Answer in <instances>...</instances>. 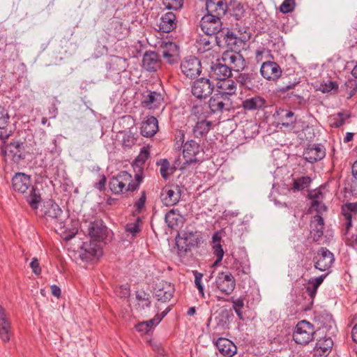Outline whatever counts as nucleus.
Listing matches in <instances>:
<instances>
[{
    "mask_svg": "<svg viewBox=\"0 0 357 357\" xmlns=\"http://www.w3.org/2000/svg\"><path fill=\"white\" fill-rule=\"evenodd\" d=\"M13 188L15 192L21 194L26 192L30 188V192L26 196V201L33 210L38 208L41 202V195L40 190L32 185L31 176L24 173H17L12 179Z\"/></svg>",
    "mask_w": 357,
    "mask_h": 357,
    "instance_id": "1",
    "label": "nucleus"
},
{
    "mask_svg": "<svg viewBox=\"0 0 357 357\" xmlns=\"http://www.w3.org/2000/svg\"><path fill=\"white\" fill-rule=\"evenodd\" d=\"M315 330L314 326L306 320L300 321L293 333V340L298 344H308L314 339Z\"/></svg>",
    "mask_w": 357,
    "mask_h": 357,
    "instance_id": "2",
    "label": "nucleus"
},
{
    "mask_svg": "<svg viewBox=\"0 0 357 357\" xmlns=\"http://www.w3.org/2000/svg\"><path fill=\"white\" fill-rule=\"evenodd\" d=\"M131 182V174L126 171H121L117 175L112 176L109 181V188L115 195H121L127 192Z\"/></svg>",
    "mask_w": 357,
    "mask_h": 357,
    "instance_id": "3",
    "label": "nucleus"
},
{
    "mask_svg": "<svg viewBox=\"0 0 357 357\" xmlns=\"http://www.w3.org/2000/svg\"><path fill=\"white\" fill-rule=\"evenodd\" d=\"M334 261L333 253L324 247H321L313 258L314 268L320 271L329 270Z\"/></svg>",
    "mask_w": 357,
    "mask_h": 357,
    "instance_id": "4",
    "label": "nucleus"
},
{
    "mask_svg": "<svg viewBox=\"0 0 357 357\" xmlns=\"http://www.w3.org/2000/svg\"><path fill=\"white\" fill-rule=\"evenodd\" d=\"M181 193L182 191L178 185H166L160 192V198L165 206H173L179 202Z\"/></svg>",
    "mask_w": 357,
    "mask_h": 357,
    "instance_id": "5",
    "label": "nucleus"
},
{
    "mask_svg": "<svg viewBox=\"0 0 357 357\" xmlns=\"http://www.w3.org/2000/svg\"><path fill=\"white\" fill-rule=\"evenodd\" d=\"M220 18L208 13L203 16L200 21V27L203 32L208 35L219 36L223 29Z\"/></svg>",
    "mask_w": 357,
    "mask_h": 357,
    "instance_id": "6",
    "label": "nucleus"
},
{
    "mask_svg": "<svg viewBox=\"0 0 357 357\" xmlns=\"http://www.w3.org/2000/svg\"><path fill=\"white\" fill-rule=\"evenodd\" d=\"M199 242L197 231L186 230L176 237V245L178 250L186 252Z\"/></svg>",
    "mask_w": 357,
    "mask_h": 357,
    "instance_id": "7",
    "label": "nucleus"
},
{
    "mask_svg": "<svg viewBox=\"0 0 357 357\" xmlns=\"http://www.w3.org/2000/svg\"><path fill=\"white\" fill-rule=\"evenodd\" d=\"M215 283L217 289L225 295L231 294L236 287L235 278L229 271L219 272Z\"/></svg>",
    "mask_w": 357,
    "mask_h": 357,
    "instance_id": "8",
    "label": "nucleus"
},
{
    "mask_svg": "<svg viewBox=\"0 0 357 357\" xmlns=\"http://www.w3.org/2000/svg\"><path fill=\"white\" fill-rule=\"evenodd\" d=\"M41 211L47 219L53 220L60 227L63 226L64 220L63 211L59 206L52 199L44 202Z\"/></svg>",
    "mask_w": 357,
    "mask_h": 357,
    "instance_id": "9",
    "label": "nucleus"
},
{
    "mask_svg": "<svg viewBox=\"0 0 357 357\" xmlns=\"http://www.w3.org/2000/svg\"><path fill=\"white\" fill-rule=\"evenodd\" d=\"M221 61L225 63L231 70L240 72L245 67V61L243 56L234 51H225L222 53Z\"/></svg>",
    "mask_w": 357,
    "mask_h": 357,
    "instance_id": "10",
    "label": "nucleus"
},
{
    "mask_svg": "<svg viewBox=\"0 0 357 357\" xmlns=\"http://www.w3.org/2000/svg\"><path fill=\"white\" fill-rule=\"evenodd\" d=\"M236 81L240 85L250 91H257L262 85L261 79L257 72L240 73L236 77Z\"/></svg>",
    "mask_w": 357,
    "mask_h": 357,
    "instance_id": "11",
    "label": "nucleus"
},
{
    "mask_svg": "<svg viewBox=\"0 0 357 357\" xmlns=\"http://www.w3.org/2000/svg\"><path fill=\"white\" fill-rule=\"evenodd\" d=\"M214 84L207 78H199L193 82L192 93L197 98H206L213 91Z\"/></svg>",
    "mask_w": 357,
    "mask_h": 357,
    "instance_id": "12",
    "label": "nucleus"
},
{
    "mask_svg": "<svg viewBox=\"0 0 357 357\" xmlns=\"http://www.w3.org/2000/svg\"><path fill=\"white\" fill-rule=\"evenodd\" d=\"M303 158L310 163H315L326 156V148L321 144H313L307 146L303 153Z\"/></svg>",
    "mask_w": 357,
    "mask_h": 357,
    "instance_id": "13",
    "label": "nucleus"
},
{
    "mask_svg": "<svg viewBox=\"0 0 357 357\" xmlns=\"http://www.w3.org/2000/svg\"><path fill=\"white\" fill-rule=\"evenodd\" d=\"M158 53L169 64H174L178 62V46L174 43L162 42Z\"/></svg>",
    "mask_w": 357,
    "mask_h": 357,
    "instance_id": "14",
    "label": "nucleus"
},
{
    "mask_svg": "<svg viewBox=\"0 0 357 357\" xmlns=\"http://www.w3.org/2000/svg\"><path fill=\"white\" fill-rule=\"evenodd\" d=\"M231 103V100L215 92L211 97L208 106L211 114H219L222 113L224 111H229Z\"/></svg>",
    "mask_w": 357,
    "mask_h": 357,
    "instance_id": "15",
    "label": "nucleus"
},
{
    "mask_svg": "<svg viewBox=\"0 0 357 357\" xmlns=\"http://www.w3.org/2000/svg\"><path fill=\"white\" fill-rule=\"evenodd\" d=\"M181 70L186 77L195 78L201 73V62L195 56H190L182 61Z\"/></svg>",
    "mask_w": 357,
    "mask_h": 357,
    "instance_id": "16",
    "label": "nucleus"
},
{
    "mask_svg": "<svg viewBox=\"0 0 357 357\" xmlns=\"http://www.w3.org/2000/svg\"><path fill=\"white\" fill-rule=\"evenodd\" d=\"M260 73L264 79L268 81H275L281 76L282 70L276 62L268 61L262 63Z\"/></svg>",
    "mask_w": 357,
    "mask_h": 357,
    "instance_id": "17",
    "label": "nucleus"
},
{
    "mask_svg": "<svg viewBox=\"0 0 357 357\" xmlns=\"http://www.w3.org/2000/svg\"><path fill=\"white\" fill-rule=\"evenodd\" d=\"M164 100L163 95L155 91H147L143 94L141 101L142 105L149 109L159 108Z\"/></svg>",
    "mask_w": 357,
    "mask_h": 357,
    "instance_id": "18",
    "label": "nucleus"
},
{
    "mask_svg": "<svg viewBox=\"0 0 357 357\" xmlns=\"http://www.w3.org/2000/svg\"><path fill=\"white\" fill-rule=\"evenodd\" d=\"M161 66L160 55L154 51H146L142 59L143 68L149 72L157 71Z\"/></svg>",
    "mask_w": 357,
    "mask_h": 357,
    "instance_id": "19",
    "label": "nucleus"
},
{
    "mask_svg": "<svg viewBox=\"0 0 357 357\" xmlns=\"http://www.w3.org/2000/svg\"><path fill=\"white\" fill-rule=\"evenodd\" d=\"M200 151V146L195 140H188L183 145V155L185 158L183 165H190L197 162V155Z\"/></svg>",
    "mask_w": 357,
    "mask_h": 357,
    "instance_id": "20",
    "label": "nucleus"
},
{
    "mask_svg": "<svg viewBox=\"0 0 357 357\" xmlns=\"http://www.w3.org/2000/svg\"><path fill=\"white\" fill-rule=\"evenodd\" d=\"M231 70L229 67L221 61L218 59L217 62L212 63L210 70V77L217 80H222L230 77Z\"/></svg>",
    "mask_w": 357,
    "mask_h": 357,
    "instance_id": "21",
    "label": "nucleus"
},
{
    "mask_svg": "<svg viewBox=\"0 0 357 357\" xmlns=\"http://www.w3.org/2000/svg\"><path fill=\"white\" fill-rule=\"evenodd\" d=\"M216 87V93L229 100H231V97L236 94L237 89L236 83L228 78L220 80L217 83Z\"/></svg>",
    "mask_w": 357,
    "mask_h": 357,
    "instance_id": "22",
    "label": "nucleus"
},
{
    "mask_svg": "<svg viewBox=\"0 0 357 357\" xmlns=\"http://www.w3.org/2000/svg\"><path fill=\"white\" fill-rule=\"evenodd\" d=\"M174 287L167 282H162L157 284L154 290L155 296L159 301L166 303L173 297Z\"/></svg>",
    "mask_w": 357,
    "mask_h": 357,
    "instance_id": "23",
    "label": "nucleus"
},
{
    "mask_svg": "<svg viewBox=\"0 0 357 357\" xmlns=\"http://www.w3.org/2000/svg\"><path fill=\"white\" fill-rule=\"evenodd\" d=\"M97 242L91 241L89 243H83L82 246V252L80 254L82 259L89 261L93 257H99L102 255V249Z\"/></svg>",
    "mask_w": 357,
    "mask_h": 357,
    "instance_id": "24",
    "label": "nucleus"
},
{
    "mask_svg": "<svg viewBox=\"0 0 357 357\" xmlns=\"http://www.w3.org/2000/svg\"><path fill=\"white\" fill-rule=\"evenodd\" d=\"M207 13L222 17L227 11V3L225 0H207L206 2Z\"/></svg>",
    "mask_w": 357,
    "mask_h": 357,
    "instance_id": "25",
    "label": "nucleus"
},
{
    "mask_svg": "<svg viewBox=\"0 0 357 357\" xmlns=\"http://www.w3.org/2000/svg\"><path fill=\"white\" fill-rule=\"evenodd\" d=\"M11 325L6 316L5 309L0 305V338L3 342H8L10 340Z\"/></svg>",
    "mask_w": 357,
    "mask_h": 357,
    "instance_id": "26",
    "label": "nucleus"
},
{
    "mask_svg": "<svg viewBox=\"0 0 357 357\" xmlns=\"http://www.w3.org/2000/svg\"><path fill=\"white\" fill-rule=\"evenodd\" d=\"M158 130V119L153 116H149L142 121L140 128V133L143 137H151L154 136Z\"/></svg>",
    "mask_w": 357,
    "mask_h": 357,
    "instance_id": "27",
    "label": "nucleus"
},
{
    "mask_svg": "<svg viewBox=\"0 0 357 357\" xmlns=\"http://www.w3.org/2000/svg\"><path fill=\"white\" fill-rule=\"evenodd\" d=\"M341 214L346 220L345 229L347 233L352 227V218L357 214V202H346L341 206Z\"/></svg>",
    "mask_w": 357,
    "mask_h": 357,
    "instance_id": "28",
    "label": "nucleus"
},
{
    "mask_svg": "<svg viewBox=\"0 0 357 357\" xmlns=\"http://www.w3.org/2000/svg\"><path fill=\"white\" fill-rule=\"evenodd\" d=\"M215 42L220 46L219 36L208 35L207 33L199 36V38L197 40L198 51L205 52L211 50Z\"/></svg>",
    "mask_w": 357,
    "mask_h": 357,
    "instance_id": "29",
    "label": "nucleus"
},
{
    "mask_svg": "<svg viewBox=\"0 0 357 357\" xmlns=\"http://www.w3.org/2000/svg\"><path fill=\"white\" fill-rule=\"evenodd\" d=\"M219 352L227 357L233 356L237 351L236 346L229 339L219 337L215 342Z\"/></svg>",
    "mask_w": 357,
    "mask_h": 357,
    "instance_id": "30",
    "label": "nucleus"
},
{
    "mask_svg": "<svg viewBox=\"0 0 357 357\" xmlns=\"http://www.w3.org/2000/svg\"><path fill=\"white\" fill-rule=\"evenodd\" d=\"M106 227L101 220H96L90 224L89 234L94 241H101L106 236Z\"/></svg>",
    "mask_w": 357,
    "mask_h": 357,
    "instance_id": "31",
    "label": "nucleus"
},
{
    "mask_svg": "<svg viewBox=\"0 0 357 357\" xmlns=\"http://www.w3.org/2000/svg\"><path fill=\"white\" fill-rule=\"evenodd\" d=\"M266 101L260 96L246 98L242 102L241 107L245 111H255L266 107Z\"/></svg>",
    "mask_w": 357,
    "mask_h": 357,
    "instance_id": "32",
    "label": "nucleus"
},
{
    "mask_svg": "<svg viewBox=\"0 0 357 357\" xmlns=\"http://www.w3.org/2000/svg\"><path fill=\"white\" fill-rule=\"evenodd\" d=\"M159 29L163 33H169L176 27V17L174 13L168 12L164 14L159 22Z\"/></svg>",
    "mask_w": 357,
    "mask_h": 357,
    "instance_id": "33",
    "label": "nucleus"
},
{
    "mask_svg": "<svg viewBox=\"0 0 357 357\" xmlns=\"http://www.w3.org/2000/svg\"><path fill=\"white\" fill-rule=\"evenodd\" d=\"M165 220L168 227L171 229H177L184 223L185 218L180 214L178 209H171L168 213L165 214Z\"/></svg>",
    "mask_w": 357,
    "mask_h": 357,
    "instance_id": "34",
    "label": "nucleus"
},
{
    "mask_svg": "<svg viewBox=\"0 0 357 357\" xmlns=\"http://www.w3.org/2000/svg\"><path fill=\"white\" fill-rule=\"evenodd\" d=\"M5 152L8 156L11 157L15 162H18L24 158L23 143L20 142H10L7 145Z\"/></svg>",
    "mask_w": 357,
    "mask_h": 357,
    "instance_id": "35",
    "label": "nucleus"
},
{
    "mask_svg": "<svg viewBox=\"0 0 357 357\" xmlns=\"http://www.w3.org/2000/svg\"><path fill=\"white\" fill-rule=\"evenodd\" d=\"M310 227V233L313 238V240L315 241H319V239L324 235V218L319 214L314 215L311 220Z\"/></svg>",
    "mask_w": 357,
    "mask_h": 357,
    "instance_id": "36",
    "label": "nucleus"
},
{
    "mask_svg": "<svg viewBox=\"0 0 357 357\" xmlns=\"http://www.w3.org/2000/svg\"><path fill=\"white\" fill-rule=\"evenodd\" d=\"M211 128L212 122L211 121L201 120L196 123L192 129V132L195 137L201 138L206 136Z\"/></svg>",
    "mask_w": 357,
    "mask_h": 357,
    "instance_id": "37",
    "label": "nucleus"
},
{
    "mask_svg": "<svg viewBox=\"0 0 357 357\" xmlns=\"http://www.w3.org/2000/svg\"><path fill=\"white\" fill-rule=\"evenodd\" d=\"M230 268L235 272L236 276L242 280L246 279L250 273V266L236 259H234Z\"/></svg>",
    "mask_w": 357,
    "mask_h": 357,
    "instance_id": "38",
    "label": "nucleus"
},
{
    "mask_svg": "<svg viewBox=\"0 0 357 357\" xmlns=\"http://www.w3.org/2000/svg\"><path fill=\"white\" fill-rule=\"evenodd\" d=\"M282 121V125L286 128H294L296 121L294 113L290 110L281 109L277 112Z\"/></svg>",
    "mask_w": 357,
    "mask_h": 357,
    "instance_id": "39",
    "label": "nucleus"
},
{
    "mask_svg": "<svg viewBox=\"0 0 357 357\" xmlns=\"http://www.w3.org/2000/svg\"><path fill=\"white\" fill-rule=\"evenodd\" d=\"M218 36L219 40L222 38L227 46L231 48L237 45L240 40L237 36L229 28H223Z\"/></svg>",
    "mask_w": 357,
    "mask_h": 357,
    "instance_id": "40",
    "label": "nucleus"
},
{
    "mask_svg": "<svg viewBox=\"0 0 357 357\" xmlns=\"http://www.w3.org/2000/svg\"><path fill=\"white\" fill-rule=\"evenodd\" d=\"M333 345V340L331 337H325L317 341L315 348L318 351H319L320 355L326 356L331 351Z\"/></svg>",
    "mask_w": 357,
    "mask_h": 357,
    "instance_id": "41",
    "label": "nucleus"
},
{
    "mask_svg": "<svg viewBox=\"0 0 357 357\" xmlns=\"http://www.w3.org/2000/svg\"><path fill=\"white\" fill-rule=\"evenodd\" d=\"M312 179L308 176L298 177L294 180L293 188L298 191L303 190L310 185Z\"/></svg>",
    "mask_w": 357,
    "mask_h": 357,
    "instance_id": "42",
    "label": "nucleus"
},
{
    "mask_svg": "<svg viewBox=\"0 0 357 357\" xmlns=\"http://www.w3.org/2000/svg\"><path fill=\"white\" fill-rule=\"evenodd\" d=\"M150 296L149 294L141 291L136 293V299L137 301L138 305L142 309L149 307L151 305Z\"/></svg>",
    "mask_w": 357,
    "mask_h": 357,
    "instance_id": "43",
    "label": "nucleus"
},
{
    "mask_svg": "<svg viewBox=\"0 0 357 357\" xmlns=\"http://www.w3.org/2000/svg\"><path fill=\"white\" fill-rule=\"evenodd\" d=\"M144 178V176L143 174V170L142 168H140L135 175V183L133 182L132 176H131V182L130 184L128 185V190H130V192H134L137 190L139 188L140 183H142Z\"/></svg>",
    "mask_w": 357,
    "mask_h": 357,
    "instance_id": "44",
    "label": "nucleus"
},
{
    "mask_svg": "<svg viewBox=\"0 0 357 357\" xmlns=\"http://www.w3.org/2000/svg\"><path fill=\"white\" fill-rule=\"evenodd\" d=\"M349 117V115L338 112L334 115L331 119V126L334 128H340L344 124L346 119Z\"/></svg>",
    "mask_w": 357,
    "mask_h": 357,
    "instance_id": "45",
    "label": "nucleus"
},
{
    "mask_svg": "<svg viewBox=\"0 0 357 357\" xmlns=\"http://www.w3.org/2000/svg\"><path fill=\"white\" fill-rule=\"evenodd\" d=\"M192 273L195 276V285L199 291L200 296L202 298H205L204 286L202 282L203 274L198 272L197 271H192Z\"/></svg>",
    "mask_w": 357,
    "mask_h": 357,
    "instance_id": "46",
    "label": "nucleus"
},
{
    "mask_svg": "<svg viewBox=\"0 0 357 357\" xmlns=\"http://www.w3.org/2000/svg\"><path fill=\"white\" fill-rule=\"evenodd\" d=\"M157 165L160 166V172L162 177L164 179H167L169 175L168 171L170 169L169 162L167 159H161L158 162Z\"/></svg>",
    "mask_w": 357,
    "mask_h": 357,
    "instance_id": "47",
    "label": "nucleus"
},
{
    "mask_svg": "<svg viewBox=\"0 0 357 357\" xmlns=\"http://www.w3.org/2000/svg\"><path fill=\"white\" fill-rule=\"evenodd\" d=\"M231 301L233 303V309L236 313L239 319H243L242 309L244 306V301L243 298H239L234 299V297L231 298Z\"/></svg>",
    "mask_w": 357,
    "mask_h": 357,
    "instance_id": "48",
    "label": "nucleus"
},
{
    "mask_svg": "<svg viewBox=\"0 0 357 357\" xmlns=\"http://www.w3.org/2000/svg\"><path fill=\"white\" fill-rule=\"evenodd\" d=\"M162 3L168 10H177L182 8L183 0H162Z\"/></svg>",
    "mask_w": 357,
    "mask_h": 357,
    "instance_id": "49",
    "label": "nucleus"
},
{
    "mask_svg": "<svg viewBox=\"0 0 357 357\" xmlns=\"http://www.w3.org/2000/svg\"><path fill=\"white\" fill-rule=\"evenodd\" d=\"M139 218H137L134 222H130L125 226V230L127 234H131L135 236L140 231L139 227Z\"/></svg>",
    "mask_w": 357,
    "mask_h": 357,
    "instance_id": "50",
    "label": "nucleus"
},
{
    "mask_svg": "<svg viewBox=\"0 0 357 357\" xmlns=\"http://www.w3.org/2000/svg\"><path fill=\"white\" fill-rule=\"evenodd\" d=\"M149 157V151L143 147L139 155L135 158V162L137 165H143Z\"/></svg>",
    "mask_w": 357,
    "mask_h": 357,
    "instance_id": "51",
    "label": "nucleus"
},
{
    "mask_svg": "<svg viewBox=\"0 0 357 357\" xmlns=\"http://www.w3.org/2000/svg\"><path fill=\"white\" fill-rule=\"evenodd\" d=\"M146 201V195L145 191L141 192L140 197L135 202L134 207L135 211L140 213L145 206Z\"/></svg>",
    "mask_w": 357,
    "mask_h": 357,
    "instance_id": "52",
    "label": "nucleus"
},
{
    "mask_svg": "<svg viewBox=\"0 0 357 357\" xmlns=\"http://www.w3.org/2000/svg\"><path fill=\"white\" fill-rule=\"evenodd\" d=\"M213 254L216 257V260L214 262V265L216 266L218 263H220L224 256V250L222 248V245L220 243L215 244L213 245Z\"/></svg>",
    "mask_w": 357,
    "mask_h": 357,
    "instance_id": "53",
    "label": "nucleus"
},
{
    "mask_svg": "<svg viewBox=\"0 0 357 357\" xmlns=\"http://www.w3.org/2000/svg\"><path fill=\"white\" fill-rule=\"evenodd\" d=\"M294 0H284L280 7V10L282 13H288L294 9Z\"/></svg>",
    "mask_w": 357,
    "mask_h": 357,
    "instance_id": "54",
    "label": "nucleus"
},
{
    "mask_svg": "<svg viewBox=\"0 0 357 357\" xmlns=\"http://www.w3.org/2000/svg\"><path fill=\"white\" fill-rule=\"evenodd\" d=\"M9 118L8 112L0 105V129H3L6 127Z\"/></svg>",
    "mask_w": 357,
    "mask_h": 357,
    "instance_id": "55",
    "label": "nucleus"
},
{
    "mask_svg": "<svg viewBox=\"0 0 357 357\" xmlns=\"http://www.w3.org/2000/svg\"><path fill=\"white\" fill-rule=\"evenodd\" d=\"M324 197V194L320 190H314L313 192L310 193V198L312 199L311 206L314 207V205L317 204L318 202H322Z\"/></svg>",
    "mask_w": 357,
    "mask_h": 357,
    "instance_id": "56",
    "label": "nucleus"
},
{
    "mask_svg": "<svg viewBox=\"0 0 357 357\" xmlns=\"http://www.w3.org/2000/svg\"><path fill=\"white\" fill-rule=\"evenodd\" d=\"M99 181L94 183L93 187L98 190L100 192L105 190V185L107 183V178L105 174H99Z\"/></svg>",
    "mask_w": 357,
    "mask_h": 357,
    "instance_id": "57",
    "label": "nucleus"
},
{
    "mask_svg": "<svg viewBox=\"0 0 357 357\" xmlns=\"http://www.w3.org/2000/svg\"><path fill=\"white\" fill-rule=\"evenodd\" d=\"M337 89V84L334 82L330 81L328 83H326L324 84L321 85L320 90L322 93H328L333 89Z\"/></svg>",
    "mask_w": 357,
    "mask_h": 357,
    "instance_id": "58",
    "label": "nucleus"
},
{
    "mask_svg": "<svg viewBox=\"0 0 357 357\" xmlns=\"http://www.w3.org/2000/svg\"><path fill=\"white\" fill-rule=\"evenodd\" d=\"M30 267L36 275H38L41 273V268L37 258L34 257L32 259L30 263Z\"/></svg>",
    "mask_w": 357,
    "mask_h": 357,
    "instance_id": "59",
    "label": "nucleus"
},
{
    "mask_svg": "<svg viewBox=\"0 0 357 357\" xmlns=\"http://www.w3.org/2000/svg\"><path fill=\"white\" fill-rule=\"evenodd\" d=\"M318 288L319 287H316L315 285H314L312 284H310V282H309L308 286L306 287V292L307 293V294L310 296V297L311 298H314L317 294Z\"/></svg>",
    "mask_w": 357,
    "mask_h": 357,
    "instance_id": "60",
    "label": "nucleus"
},
{
    "mask_svg": "<svg viewBox=\"0 0 357 357\" xmlns=\"http://www.w3.org/2000/svg\"><path fill=\"white\" fill-rule=\"evenodd\" d=\"M160 321H161V317L159 318V317H156L155 316L153 319H149L146 321H144V322L145 324L147 325L148 329H149V331H150L153 326L158 325Z\"/></svg>",
    "mask_w": 357,
    "mask_h": 357,
    "instance_id": "61",
    "label": "nucleus"
},
{
    "mask_svg": "<svg viewBox=\"0 0 357 357\" xmlns=\"http://www.w3.org/2000/svg\"><path fill=\"white\" fill-rule=\"evenodd\" d=\"M328 274L321 275L317 278H313L312 280H310V284H312L315 285L316 287H319L321 283L323 282L325 278L327 276Z\"/></svg>",
    "mask_w": 357,
    "mask_h": 357,
    "instance_id": "62",
    "label": "nucleus"
},
{
    "mask_svg": "<svg viewBox=\"0 0 357 357\" xmlns=\"http://www.w3.org/2000/svg\"><path fill=\"white\" fill-rule=\"evenodd\" d=\"M318 213H321L323 212H326L327 211V207L322 202H319L317 204L314 205V207H312Z\"/></svg>",
    "mask_w": 357,
    "mask_h": 357,
    "instance_id": "63",
    "label": "nucleus"
},
{
    "mask_svg": "<svg viewBox=\"0 0 357 357\" xmlns=\"http://www.w3.org/2000/svg\"><path fill=\"white\" fill-rule=\"evenodd\" d=\"M135 327L137 331L143 333H147L149 331L147 325L144 321L137 324Z\"/></svg>",
    "mask_w": 357,
    "mask_h": 357,
    "instance_id": "64",
    "label": "nucleus"
}]
</instances>
